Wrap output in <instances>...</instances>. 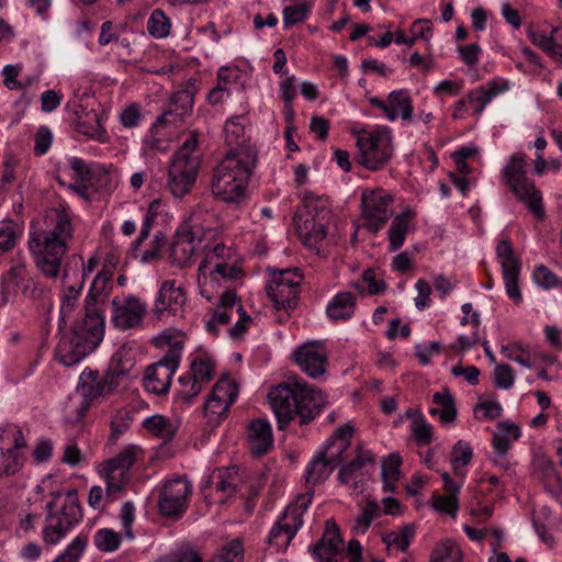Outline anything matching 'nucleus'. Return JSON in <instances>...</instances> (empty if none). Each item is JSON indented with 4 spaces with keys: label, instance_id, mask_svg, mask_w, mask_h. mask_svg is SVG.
Masks as SVG:
<instances>
[{
    "label": "nucleus",
    "instance_id": "nucleus-1",
    "mask_svg": "<svg viewBox=\"0 0 562 562\" xmlns=\"http://www.w3.org/2000/svg\"><path fill=\"white\" fill-rule=\"evenodd\" d=\"M115 263L108 257L94 277L85 301V316L77 322L69 336H63L55 349V358L65 367H72L97 349L104 337L105 322L99 300L106 294Z\"/></svg>",
    "mask_w": 562,
    "mask_h": 562
},
{
    "label": "nucleus",
    "instance_id": "nucleus-2",
    "mask_svg": "<svg viewBox=\"0 0 562 562\" xmlns=\"http://www.w3.org/2000/svg\"><path fill=\"white\" fill-rule=\"evenodd\" d=\"M268 398L280 430L285 429L294 417H299L301 425L308 424L326 405L321 390L299 380L274 385Z\"/></svg>",
    "mask_w": 562,
    "mask_h": 562
},
{
    "label": "nucleus",
    "instance_id": "nucleus-3",
    "mask_svg": "<svg viewBox=\"0 0 562 562\" xmlns=\"http://www.w3.org/2000/svg\"><path fill=\"white\" fill-rule=\"evenodd\" d=\"M49 221L50 227L31 234L29 248L41 272L47 278H56L68 244L72 239L74 227L66 206L55 209Z\"/></svg>",
    "mask_w": 562,
    "mask_h": 562
},
{
    "label": "nucleus",
    "instance_id": "nucleus-4",
    "mask_svg": "<svg viewBox=\"0 0 562 562\" xmlns=\"http://www.w3.org/2000/svg\"><path fill=\"white\" fill-rule=\"evenodd\" d=\"M255 164L256 154L249 148L227 154L214 168L211 179L213 195L227 203L241 201Z\"/></svg>",
    "mask_w": 562,
    "mask_h": 562
},
{
    "label": "nucleus",
    "instance_id": "nucleus-5",
    "mask_svg": "<svg viewBox=\"0 0 562 562\" xmlns=\"http://www.w3.org/2000/svg\"><path fill=\"white\" fill-rule=\"evenodd\" d=\"M526 154L512 155L502 169L501 181L539 220L544 216L542 194L532 179L527 176Z\"/></svg>",
    "mask_w": 562,
    "mask_h": 562
},
{
    "label": "nucleus",
    "instance_id": "nucleus-6",
    "mask_svg": "<svg viewBox=\"0 0 562 562\" xmlns=\"http://www.w3.org/2000/svg\"><path fill=\"white\" fill-rule=\"evenodd\" d=\"M198 143L196 132H191L170 162L167 188L175 198L189 193L195 183L200 169V158L194 155Z\"/></svg>",
    "mask_w": 562,
    "mask_h": 562
},
{
    "label": "nucleus",
    "instance_id": "nucleus-7",
    "mask_svg": "<svg viewBox=\"0 0 562 562\" xmlns=\"http://www.w3.org/2000/svg\"><path fill=\"white\" fill-rule=\"evenodd\" d=\"M52 496L54 501L46 504L47 516L43 529V539L48 544H56L74 526L81 521L83 513L76 490L66 493L65 503L58 512H54V509L55 501L60 496V493H52Z\"/></svg>",
    "mask_w": 562,
    "mask_h": 562
},
{
    "label": "nucleus",
    "instance_id": "nucleus-8",
    "mask_svg": "<svg viewBox=\"0 0 562 562\" xmlns=\"http://www.w3.org/2000/svg\"><path fill=\"white\" fill-rule=\"evenodd\" d=\"M360 164L369 170L382 169L393 155V144L389 127H381L358 137Z\"/></svg>",
    "mask_w": 562,
    "mask_h": 562
},
{
    "label": "nucleus",
    "instance_id": "nucleus-9",
    "mask_svg": "<svg viewBox=\"0 0 562 562\" xmlns=\"http://www.w3.org/2000/svg\"><path fill=\"white\" fill-rule=\"evenodd\" d=\"M311 503V497L299 495L294 503L290 504L282 516L272 526L268 543L278 549H286L291 540L303 525V515Z\"/></svg>",
    "mask_w": 562,
    "mask_h": 562
},
{
    "label": "nucleus",
    "instance_id": "nucleus-10",
    "mask_svg": "<svg viewBox=\"0 0 562 562\" xmlns=\"http://www.w3.org/2000/svg\"><path fill=\"white\" fill-rule=\"evenodd\" d=\"M303 276L299 269L274 271L266 285L277 310L292 311L297 305L299 288Z\"/></svg>",
    "mask_w": 562,
    "mask_h": 562
},
{
    "label": "nucleus",
    "instance_id": "nucleus-11",
    "mask_svg": "<svg viewBox=\"0 0 562 562\" xmlns=\"http://www.w3.org/2000/svg\"><path fill=\"white\" fill-rule=\"evenodd\" d=\"M181 351V342H176L168 349L161 360L146 368L144 386L148 392L164 395L169 391L172 376L180 363Z\"/></svg>",
    "mask_w": 562,
    "mask_h": 562
},
{
    "label": "nucleus",
    "instance_id": "nucleus-12",
    "mask_svg": "<svg viewBox=\"0 0 562 562\" xmlns=\"http://www.w3.org/2000/svg\"><path fill=\"white\" fill-rule=\"evenodd\" d=\"M191 494L192 485L188 480L177 477L166 481L159 492V513L173 520L180 519L188 508Z\"/></svg>",
    "mask_w": 562,
    "mask_h": 562
},
{
    "label": "nucleus",
    "instance_id": "nucleus-13",
    "mask_svg": "<svg viewBox=\"0 0 562 562\" xmlns=\"http://www.w3.org/2000/svg\"><path fill=\"white\" fill-rule=\"evenodd\" d=\"M93 101V94L85 91L81 94L76 93L71 104L75 114V130L86 136L103 140L105 130L101 124V117L94 109L90 108V102Z\"/></svg>",
    "mask_w": 562,
    "mask_h": 562
},
{
    "label": "nucleus",
    "instance_id": "nucleus-14",
    "mask_svg": "<svg viewBox=\"0 0 562 562\" xmlns=\"http://www.w3.org/2000/svg\"><path fill=\"white\" fill-rule=\"evenodd\" d=\"M392 195L382 190H364L361 194L362 215L366 218L367 228L376 234L392 216L390 205Z\"/></svg>",
    "mask_w": 562,
    "mask_h": 562
},
{
    "label": "nucleus",
    "instance_id": "nucleus-15",
    "mask_svg": "<svg viewBox=\"0 0 562 562\" xmlns=\"http://www.w3.org/2000/svg\"><path fill=\"white\" fill-rule=\"evenodd\" d=\"M77 393L81 397L80 402L69 406V409L72 408L76 415L71 416L70 412L67 415L68 422L72 424L78 423L83 418L94 400L108 395L98 371L92 370H85L80 374Z\"/></svg>",
    "mask_w": 562,
    "mask_h": 562
},
{
    "label": "nucleus",
    "instance_id": "nucleus-16",
    "mask_svg": "<svg viewBox=\"0 0 562 562\" xmlns=\"http://www.w3.org/2000/svg\"><path fill=\"white\" fill-rule=\"evenodd\" d=\"M196 83L190 79L186 85L172 92L162 113L157 116L155 125L177 124L192 113Z\"/></svg>",
    "mask_w": 562,
    "mask_h": 562
},
{
    "label": "nucleus",
    "instance_id": "nucleus-17",
    "mask_svg": "<svg viewBox=\"0 0 562 562\" xmlns=\"http://www.w3.org/2000/svg\"><path fill=\"white\" fill-rule=\"evenodd\" d=\"M112 323L115 328L126 330L139 327L147 312V306L135 295L112 300Z\"/></svg>",
    "mask_w": 562,
    "mask_h": 562
},
{
    "label": "nucleus",
    "instance_id": "nucleus-18",
    "mask_svg": "<svg viewBox=\"0 0 562 562\" xmlns=\"http://www.w3.org/2000/svg\"><path fill=\"white\" fill-rule=\"evenodd\" d=\"M497 257L501 259L502 274L507 295L515 302L521 301V292L518 285L520 261L515 256L512 244L507 239L501 240L496 246Z\"/></svg>",
    "mask_w": 562,
    "mask_h": 562
},
{
    "label": "nucleus",
    "instance_id": "nucleus-19",
    "mask_svg": "<svg viewBox=\"0 0 562 562\" xmlns=\"http://www.w3.org/2000/svg\"><path fill=\"white\" fill-rule=\"evenodd\" d=\"M322 345L310 341L300 346L295 352V362L310 378L316 379L326 372L327 357L322 352Z\"/></svg>",
    "mask_w": 562,
    "mask_h": 562
},
{
    "label": "nucleus",
    "instance_id": "nucleus-20",
    "mask_svg": "<svg viewBox=\"0 0 562 562\" xmlns=\"http://www.w3.org/2000/svg\"><path fill=\"white\" fill-rule=\"evenodd\" d=\"M186 300L184 290L177 286L175 280H166L161 283L155 300L154 313L157 317H161L165 312L176 315L184 305Z\"/></svg>",
    "mask_w": 562,
    "mask_h": 562
},
{
    "label": "nucleus",
    "instance_id": "nucleus-21",
    "mask_svg": "<svg viewBox=\"0 0 562 562\" xmlns=\"http://www.w3.org/2000/svg\"><path fill=\"white\" fill-rule=\"evenodd\" d=\"M342 538L339 527L334 520H327L322 538L312 547L317 562H337Z\"/></svg>",
    "mask_w": 562,
    "mask_h": 562
},
{
    "label": "nucleus",
    "instance_id": "nucleus-22",
    "mask_svg": "<svg viewBox=\"0 0 562 562\" xmlns=\"http://www.w3.org/2000/svg\"><path fill=\"white\" fill-rule=\"evenodd\" d=\"M196 233L191 227L178 229L175 240L170 247V258L173 265L179 268L190 266L195 254Z\"/></svg>",
    "mask_w": 562,
    "mask_h": 562
},
{
    "label": "nucleus",
    "instance_id": "nucleus-23",
    "mask_svg": "<svg viewBox=\"0 0 562 562\" xmlns=\"http://www.w3.org/2000/svg\"><path fill=\"white\" fill-rule=\"evenodd\" d=\"M353 431V427L349 424L338 427L319 453L337 468L342 461V454L350 446Z\"/></svg>",
    "mask_w": 562,
    "mask_h": 562
},
{
    "label": "nucleus",
    "instance_id": "nucleus-24",
    "mask_svg": "<svg viewBox=\"0 0 562 562\" xmlns=\"http://www.w3.org/2000/svg\"><path fill=\"white\" fill-rule=\"evenodd\" d=\"M295 228L303 244L308 248H316L317 245L326 237V228L323 221L304 217L300 213L293 216Z\"/></svg>",
    "mask_w": 562,
    "mask_h": 562
},
{
    "label": "nucleus",
    "instance_id": "nucleus-25",
    "mask_svg": "<svg viewBox=\"0 0 562 562\" xmlns=\"http://www.w3.org/2000/svg\"><path fill=\"white\" fill-rule=\"evenodd\" d=\"M27 269L23 261H16L2 274L0 280L1 305L8 304L18 295L19 288L25 282Z\"/></svg>",
    "mask_w": 562,
    "mask_h": 562
},
{
    "label": "nucleus",
    "instance_id": "nucleus-26",
    "mask_svg": "<svg viewBox=\"0 0 562 562\" xmlns=\"http://www.w3.org/2000/svg\"><path fill=\"white\" fill-rule=\"evenodd\" d=\"M248 437L254 456H263L272 448V428L267 420L257 419L251 422Z\"/></svg>",
    "mask_w": 562,
    "mask_h": 562
},
{
    "label": "nucleus",
    "instance_id": "nucleus-27",
    "mask_svg": "<svg viewBox=\"0 0 562 562\" xmlns=\"http://www.w3.org/2000/svg\"><path fill=\"white\" fill-rule=\"evenodd\" d=\"M336 467L324 458L319 452L308 462L305 469V484L307 487L306 496L312 498L313 488L319 484L325 482Z\"/></svg>",
    "mask_w": 562,
    "mask_h": 562
},
{
    "label": "nucleus",
    "instance_id": "nucleus-28",
    "mask_svg": "<svg viewBox=\"0 0 562 562\" xmlns=\"http://www.w3.org/2000/svg\"><path fill=\"white\" fill-rule=\"evenodd\" d=\"M133 363L130 360H123V352L116 351L111 359V363L103 376H101L105 391L112 394L121 384L122 379L126 378Z\"/></svg>",
    "mask_w": 562,
    "mask_h": 562
},
{
    "label": "nucleus",
    "instance_id": "nucleus-29",
    "mask_svg": "<svg viewBox=\"0 0 562 562\" xmlns=\"http://www.w3.org/2000/svg\"><path fill=\"white\" fill-rule=\"evenodd\" d=\"M232 386L227 382L218 381L213 387L212 395L207 398L204 405L206 414L223 415L225 414L231 404L236 397V393L232 390L226 391V387Z\"/></svg>",
    "mask_w": 562,
    "mask_h": 562
},
{
    "label": "nucleus",
    "instance_id": "nucleus-30",
    "mask_svg": "<svg viewBox=\"0 0 562 562\" xmlns=\"http://www.w3.org/2000/svg\"><path fill=\"white\" fill-rule=\"evenodd\" d=\"M356 308V297L350 292H339L327 304L326 314L333 321L349 319Z\"/></svg>",
    "mask_w": 562,
    "mask_h": 562
},
{
    "label": "nucleus",
    "instance_id": "nucleus-31",
    "mask_svg": "<svg viewBox=\"0 0 562 562\" xmlns=\"http://www.w3.org/2000/svg\"><path fill=\"white\" fill-rule=\"evenodd\" d=\"M372 462V453L368 450H363L361 447H358L356 458L339 469L338 481L341 484H348L351 480L361 477L363 475L364 467Z\"/></svg>",
    "mask_w": 562,
    "mask_h": 562
},
{
    "label": "nucleus",
    "instance_id": "nucleus-32",
    "mask_svg": "<svg viewBox=\"0 0 562 562\" xmlns=\"http://www.w3.org/2000/svg\"><path fill=\"white\" fill-rule=\"evenodd\" d=\"M432 403L437 407H431L429 414L431 416H439V419L443 424L452 423L457 417V407L453 395L448 389L442 392H436L432 395Z\"/></svg>",
    "mask_w": 562,
    "mask_h": 562
},
{
    "label": "nucleus",
    "instance_id": "nucleus-33",
    "mask_svg": "<svg viewBox=\"0 0 562 562\" xmlns=\"http://www.w3.org/2000/svg\"><path fill=\"white\" fill-rule=\"evenodd\" d=\"M521 436L520 428L516 424L502 422L497 425V431L493 436V447L499 457H504L510 443Z\"/></svg>",
    "mask_w": 562,
    "mask_h": 562
},
{
    "label": "nucleus",
    "instance_id": "nucleus-34",
    "mask_svg": "<svg viewBox=\"0 0 562 562\" xmlns=\"http://www.w3.org/2000/svg\"><path fill=\"white\" fill-rule=\"evenodd\" d=\"M502 89L496 81L492 80L476 89L468 92V101L474 105V112L480 115L484 108L496 97Z\"/></svg>",
    "mask_w": 562,
    "mask_h": 562
},
{
    "label": "nucleus",
    "instance_id": "nucleus-35",
    "mask_svg": "<svg viewBox=\"0 0 562 562\" xmlns=\"http://www.w3.org/2000/svg\"><path fill=\"white\" fill-rule=\"evenodd\" d=\"M241 274V269L237 267L235 260L229 263H216V267L207 270L205 284L211 286L221 285L222 282L234 281Z\"/></svg>",
    "mask_w": 562,
    "mask_h": 562
},
{
    "label": "nucleus",
    "instance_id": "nucleus-36",
    "mask_svg": "<svg viewBox=\"0 0 562 562\" xmlns=\"http://www.w3.org/2000/svg\"><path fill=\"white\" fill-rule=\"evenodd\" d=\"M412 216V211L406 210L394 217L389 229L390 251H396L403 246L407 234V224Z\"/></svg>",
    "mask_w": 562,
    "mask_h": 562
},
{
    "label": "nucleus",
    "instance_id": "nucleus-37",
    "mask_svg": "<svg viewBox=\"0 0 562 562\" xmlns=\"http://www.w3.org/2000/svg\"><path fill=\"white\" fill-rule=\"evenodd\" d=\"M137 451H139L137 446L125 447L117 456L106 461L104 471L128 474V470L136 461Z\"/></svg>",
    "mask_w": 562,
    "mask_h": 562
},
{
    "label": "nucleus",
    "instance_id": "nucleus-38",
    "mask_svg": "<svg viewBox=\"0 0 562 562\" xmlns=\"http://www.w3.org/2000/svg\"><path fill=\"white\" fill-rule=\"evenodd\" d=\"M216 479V491L223 492L228 496L234 495L241 484L239 469L236 465L226 469H218Z\"/></svg>",
    "mask_w": 562,
    "mask_h": 562
},
{
    "label": "nucleus",
    "instance_id": "nucleus-39",
    "mask_svg": "<svg viewBox=\"0 0 562 562\" xmlns=\"http://www.w3.org/2000/svg\"><path fill=\"white\" fill-rule=\"evenodd\" d=\"M143 427L164 440L172 439L177 430V428L162 415L147 417L143 422Z\"/></svg>",
    "mask_w": 562,
    "mask_h": 562
},
{
    "label": "nucleus",
    "instance_id": "nucleus-40",
    "mask_svg": "<svg viewBox=\"0 0 562 562\" xmlns=\"http://www.w3.org/2000/svg\"><path fill=\"white\" fill-rule=\"evenodd\" d=\"M390 105L400 114L402 120L409 121L413 116L412 98L407 90L400 89L389 93Z\"/></svg>",
    "mask_w": 562,
    "mask_h": 562
},
{
    "label": "nucleus",
    "instance_id": "nucleus-41",
    "mask_svg": "<svg viewBox=\"0 0 562 562\" xmlns=\"http://www.w3.org/2000/svg\"><path fill=\"white\" fill-rule=\"evenodd\" d=\"M461 550L450 539L438 543L430 555V562H461Z\"/></svg>",
    "mask_w": 562,
    "mask_h": 562
},
{
    "label": "nucleus",
    "instance_id": "nucleus-42",
    "mask_svg": "<svg viewBox=\"0 0 562 562\" xmlns=\"http://www.w3.org/2000/svg\"><path fill=\"white\" fill-rule=\"evenodd\" d=\"M170 27V20L165 12L161 9H155L147 21L148 33L155 38H164L168 36Z\"/></svg>",
    "mask_w": 562,
    "mask_h": 562
},
{
    "label": "nucleus",
    "instance_id": "nucleus-43",
    "mask_svg": "<svg viewBox=\"0 0 562 562\" xmlns=\"http://www.w3.org/2000/svg\"><path fill=\"white\" fill-rule=\"evenodd\" d=\"M122 537L109 528L98 530L93 537L94 546L102 552H113L119 549Z\"/></svg>",
    "mask_w": 562,
    "mask_h": 562
},
{
    "label": "nucleus",
    "instance_id": "nucleus-44",
    "mask_svg": "<svg viewBox=\"0 0 562 562\" xmlns=\"http://www.w3.org/2000/svg\"><path fill=\"white\" fill-rule=\"evenodd\" d=\"M312 10V4L302 2L295 5H288L283 9V26L290 29L291 26L304 22Z\"/></svg>",
    "mask_w": 562,
    "mask_h": 562
},
{
    "label": "nucleus",
    "instance_id": "nucleus-45",
    "mask_svg": "<svg viewBox=\"0 0 562 562\" xmlns=\"http://www.w3.org/2000/svg\"><path fill=\"white\" fill-rule=\"evenodd\" d=\"M380 515V506L376 502L370 501L366 504L361 515L355 519L353 531L356 533H366L371 526L372 520Z\"/></svg>",
    "mask_w": 562,
    "mask_h": 562
},
{
    "label": "nucleus",
    "instance_id": "nucleus-46",
    "mask_svg": "<svg viewBox=\"0 0 562 562\" xmlns=\"http://www.w3.org/2000/svg\"><path fill=\"white\" fill-rule=\"evenodd\" d=\"M104 472L106 482L105 499L106 502H113L117 499L130 476L128 474H122L117 472Z\"/></svg>",
    "mask_w": 562,
    "mask_h": 562
},
{
    "label": "nucleus",
    "instance_id": "nucleus-47",
    "mask_svg": "<svg viewBox=\"0 0 562 562\" xmlns=\"http://www.w3.org/2000/svg\"><path fill=\"white\" fill-rule=\"evenodd\" d=\"M543 486L548 494L559 499L562 495L560 475L553 463L548 462L543 468Z\"/></svg>",
    "mask_w": 562,
    "mask_h": 562
},
{
    "label": "nucleus",
    "instance_id": "nucleus-48",
    "mask_svg": "<svg viewBox=\"0 0 562 562\" xmlns=\"http://www.w3.org/2000/svg\"><path fill=\"white\" fill-rule=\"evenodd\" d=\"M501 351L508 360L515 361L526 368L532 367L530 352L528 348L524 347L521 344L504 345Z\"/></svg>",
    "mask_w": 562,
    "mask_h": 562
},
{
    "label": "nucleus",
    "instance_id": "nucleus-49",
    "mask_svg": "<svg viewBox=\"0 0 562 562\" xmlns=\"http://www.w3.org/2000/svg\"><path fill=\"white\" fill-rule=\"evenodd\" d=\"M244 559V547L240 540L235 539L225 544L212 562H241Z\"/></svg>",
    "mask_w": 562,
    "mask_h": 562
},
{
    "label": "nucleus",
    "instance_id": "nucleus-50",
    "mask_svg": "<svg viewBox=\"0 0 562 562\" xmlns=\"http://www.w3.org/2000/svg\"><path fill=\"white\" fill-rule=\"evenodd\" d=\"M88 542V537L77 536L66 548L64 553L59 554L53 562H78Z\"/></svg>",
    "mask_w": 562,
    "mask_h": 562
},
{
    "label": "nucleus",
    "instance_id": "nucleus-51",
    "mask_svg": "<svg viewBox=\"0 0 562 562\" xmlns=\"http://www.w3.org/2000/svg\"><path fill=\"white\" fill-rule=\"evenodd\" d=\"M214 364L210 359H194L190 366L189 376L200 382H209L213 379Z\"/></svg>",
    "mask_w": 562,
    "mask_h": 562
},
{
    "label": "nucleus",
    "instance_id": "nucleus-52",
    "mask_svg": "<svg viewBox=\"0 0 562 562\" xmlns=\"http://www.w3.org/2000/svg\"><path fill=\"white\" fill-rule=\"evenodd\" d=\"M451 464L454 472L458 471L459 465H467L473 457V450L470 443L459 440L451 450Z\"/></svg>",
    "mask_w": 562,
    "mask_h": 562
},
{
    "label": "nucleus",
    "instance_id": "nucleus-53",
    "mask_svg": "<svg viewBox=\"0 0 562 562\" xmlns=\"http://www.w3.org/2000/svg\"><path fill=\"white\" fill-rule=\"evenodd\" d=\"M304 209L306 211L305 217L324 221L329 215V211L325 206L323 200L319 198H314L312 195L304 198Z\"/></svg>",
    "mask_w": 562,
    "mask_h": 562
},
{
    "label": "nucleus",
    "instance_id": "nucleus-54",
    "mask_svg": "<svg viewBox=\"0 0 562 562\" xmlns=\"http://www.w3.org/2000/svg\"><path fill=\"white\" fill-rule=\"evenodd\" d=\"M402 464V458L398 453H391L382 463V477L384 484L389 481L400 480V469Z\"/></svg>",
    "mask_w": 562,
    "mask_h": 562
},
{
    "label": "nucleus",
    "instance_id": "nucleus-55",
    "mask_svg": "<svg viewBox=\"0 0 562 562\" xmlns=\"http://www.w3.org/2000/svg\"><path fill=\"white\" fill-rule=\"evenodd\" d=\"M514 370L507 363L496 364L494 368V384L502 390H509L514 385Z\"/></svg>",
    "mask_w": 562,
    "mask_h": 562
},
{
    "label": "nucleus",
    "instance_id": "nucleus-56",
    "mask_svg": "<svg viewBox=\"0 0 562 562\" xmlns=\"http://www.w3.org/2000/svg\"><path fill=\"white\" fill-rule=\"evenodd\" d=\"M16 243L14 225L11 221L0 222V256L10 251Z\"/></svg>",
    "mask_w": 562,
    "mask_h": 562
},
{
    "label": "nucleus",
    "instance_id": "nucleus-57",
    "mask_svg": "<svg viewBox=\"0 0 562 562\" xmlns=\"http://www.w3.org/2000/svg\"><path fill=\"white\" fill-rule=\"evenodd\" d=\"M434 508L443 514H448L452 517L457 516L458 512V496L456 495H434L432 496Z\"/></svg>",
    "mask_w": 562,
    "mask_h": 562
},
{
    "label": "nucleus",
    "instance_id": "nucleus-58",
    "mask_svg": "<svg viewBox=\"0 0 562 562\" xmlns=\"http://www.w3.org/2000/svg\"><path fill=\"white\" fill-rule=\"evenodd\" d=\"M23 454L14 451V449H7L3 453V470L2 474L5 476L14 475L23 467Z\"/></svg>",
    "mask_w": 562,
    "mask_h": 562
},
{
    "label": "nucleus",
    "instance_id": "nucleus-59",
    "mask_svg": "<svg viewBox=\"0 0 562 562\" xmlns=\"http://www.w3.org/2000/svg\"><path fill=\"white\" fill-rule=\"evenodd\" d=\"M132 418V413L128 411H121L115 415V417L111 422L112 440H116L130 428Z\"/></svg>",
    "mask_w": 562,
    "mask_h": 562
},
{
    "label": "nucleus",
    "instance_id": "nucleus-60",
    "mask_svg": "<svg viewBox=\"0 0 562 562\" xmlns=\"http://www.w3.org/2000/svg\"><path fill=\"white\" fill-rule=\"evenodd\" d=\"M224 132L227 144L234 146L239 144L240 138L244 136L245 128L239 122V117H233L225 123Z\"/></svg>",
    "mask_w": 562,
    "mask_h": 562
},
{
    "label": "nucleus",
    "instance_id": "nucleus-61",
    "mask_svg": "<svg viewBox=\"0 0 562 562\" xmlns=\"http://www.w3.org/2000/svg\"><path fill=\"white\" fill-rule=\"evenodd\" d=\"M179 382L182 385V389L179 391V395L187 404H190L191 401L201 392L202 384L189 375L180 376Z\"/></svg>",
    "mask_w": 562,
    "mask_h": 562
},
{
    "label": "nucleus",
    "instance_id": "nucleus-62",
    "mask_svg": "<svg viewBox=\"0 0 562 562\" xmlns=\"http://www.w3.org/2000/svg\"><path fill=\"white\" fill-rule=\"evenodd\" d=\"M411 431L419 446L428 445L432 440V427L425 418L411 425Z\"/></svg>",
    "mask_w": 562,
    "mask_h": 562
},
{
    "label": "nucleus",
    "instance_id": "nucleus-63",
    "mask_svg": "<svg viewBox=\"0 0 562 562\" xmlns=\"http://www.w3.org/2000/svg\"><path fill=\"white\" fill-rule=\"evenodd\" d=\"M553 32L554 30L548 34L542 30H529L528 35L535 45L539 46L541 49L549 54L550 52L554 50L555 43L552 36Z\"/></svg>",
    "mask_w": 562,
    "mask_h": 562
},
{
    "label": "nucleus",
    "instance_id": "nucleus-64",
    "mask_svg": "<svg viewBox=\"0 0 562 562\" xmlns=\"http://www.w3.org/2000/svg\"><path fill=\"white\" fill-rule=\"evenodd\" d=\"M156 562H202V560L196 552L186 549L171 552Z\"/></svg>",
    "mask_w": 562,
    "mask_h": 562
}]
</instances>
